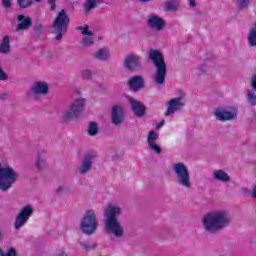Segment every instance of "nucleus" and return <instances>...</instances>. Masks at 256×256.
Returning a JSON list of instances; mask_svg holds the SVG:
<instances>
[{
    "instance_id": "nucleus-15",
    "label": "nucleus",
    "mask_w": 256,
    "mask_h": 256,
    "mask_svg": "<svg viewBox=\"0 0 256 256\" xmlns=\"http://www.w3.org/2000/svg\"><path fill=\"white\" fill-rule=\"evenodd\" d=\"M95 157H97V153L95 152H88L85 155L84 160L82 162V166L79 168L80 173H82V175L87 173V171L91 169V165H93Z\"/></svg>"
},
{
    "instance_id": "nucleus-8",
    "label": "nucleus",
    "mask_w": 256,
    "mask_h": 256,
    "mask_svg": "<svg viewBox=\"0 0 256 256\" xmlns=\"http://www.w3.org/2000/svg\"><path fill=\"white\" fill-rule=\"evenodd\" d=\"M85 110V98H76L68 107L67 111L63 114L64 121H70V119H77Z\"/></svg>"
},
{
    "instance_id": "nucleus-29",
    "label": "nucleus",
    "mask_w": 256,
    "mask_h": 256,
    "mask_svg": "<svg viewBox=\"0 0 256 256\" xmlns=\"http://www.w3.org/2000/svg\"><path fill=\"white\" fill-rule=\"evenodd\" d=\"M247 101L252 106L256 105V95L252 90L247 92Z\"/></svg>"
},
{
    "instance_id": "nucleus-42",
    "label": "nucleus",
    "mask_w": 256,
    "mask_h": 256,
    "mask_svg": "<svg viewBox=\"0 0 256 256\" xmlns=\"http://www.w3.org/2000/svg\"><path fill=\"white\" fill-rule=\"evenodd\" d=\"M139 1H140V3H147V2H149L151 0H139Z\"/></svg>"
},
{
    "instance_id": "nucleus-25",
    "label": "nucleus",
    "mask_w": 256,
    "mask_h": 256,
    "mask_svg": "<svg viewBox=\"0 0 256 256\" xmlns=\"http://www.w3.org/2000/svg\"><path fill=\"white\" fill-rule=\"evenodd\" d=\"M97 7V0H87L84 4V12L86 15H89L91 9H95Z\"/></svg>"
},
{
    "instance_id": "nucleus-26",
    "label": "nucleus",
    "mask_w": 256,
    "mask_h": 256,
    "mask_svg": "<svg viewBox=\"0 0 256 256\" xmlns=\"http://www.w3.org/2000/svg\"><path fill=\"white\" fill-rule=\"evenodd\" d=\"M234 3L237 9L243 11V9H247L249 7V3H251V0H234Z\"/></svg>"
},
{
    "instance_id": "nucleus-43",
    "label": "nucleus",
    "mask_w": 256,
    "mask_h": 256,
    "mask_svg": "<svg viewBox=\"0 0 256 256\" xmlns=\"http://www.w3.org/2000/svg\"><path fill=\"white\" fill-rule=\"evenodd\" d=\"M59 256H67L65 252H62Z\"/></svg>"
},
{
    "instance_id": "nucleus-13",
    "label": "nucleus",
    "mask_w": 256,
    "mask_h": 256,
    "mask_svg": "<svg viewBox=\"0 0 256 256\" xmlns=\"http://www.w3.org/2000/svg\"><path fill=\"white\" fill-rule=\"evenodd\" d=\"M126 99L128 100V103H130L132 111L136 117H143L145 115V106L143 103L135 100L131 96H126Z\"/></svg>"
},
{
    "instance_id": "nucleus-45",
    "label": "nucleus",
    "mask_w": 256,
    "mask_h": 256,
    "mask_svg": "<svg viewBox=\"0 0 256 256\" xmlns=\"http://www.w3.org/2000/svg\"><path fill=\"white\" fill-rule=\"evenodd\" d=\"M37 3H39V1H41V0H35Z\"/></svg>"
},
{
    "instance_id": "nucleus-39",
    "label": "nucleus",
    "mask_w": 256,
    "mask_h": 256,
    "mask_svg": "<svg viewBox=\"0 0 256 256\" xmlns=\"http://www.w3.org/2000/svg\"><path fill=\"white\" fill-rule=\"evenodd\" d=\"M189 7H197V0H189Z\"/></svg>"
},
{
    "instance_id": "nucleus-24",
    "label": "nucleus",
    "mask_w": 256,
    "mask_h": 256,
    "mask_svg": "<svg viewBox=\"0 0 256 256\" xmlns=\"http://www.w3.org/2000/svg\"><path fill=\"white\" fill-rule=\"evenodd\" d=\"M10 40H9V36H5L3 38V41L0 45V53H9L11 46L9 45Z\"/></svg>"
},
{
    "instance_id": "nucleus-20",
    "label": "nucleus",
    "mask_w": 256,
    "mask_h": 256,
    "mask_svg": "<svg viewBox=\"0 0 256 256\" xmlns=\"http://www.w3.org/2000/svg\"><path fill=\"white\" fill-rule=\"evenodd\" d=\"M131 91H139L143 87V78L141 76L133 77L128 83Z\"/></svg>"
},
{
    "instance_id": "nucleus-40",
    "label": "nucleus",
    "mask_w": 256,
    "mask_h": 256,
    "mask_svg": "<svg viewBox=\"0 0 256 256\" xmlns=\"http://www.w3.org/2000/svg\"><path fill=\"white\" fill-rule=\"evenodd\" d=\"M252 87H253V89H255V91H256V74L253 76V78H252Z\"/></svg>"
},
{
    "instance_id": "nucleus-35",
    "label": "nucleus",
    "mask_w": 256,
    "mask_h": 256,
    "mask_svg": "<svg viewBox=\"0 0 256 256\" xmlns=\"http://www.w3.org/2000/svg\"><path fill=\"white\" fill-rule=\"evenodd\" d=\"M0 81H7V74L3 72V69L0 67Z\"/></svg>"
},
{
    "instance_id": "nucleus-41",
    "label": "nucleus",
    "mask_w": 256,
    "mask_h": 256,
    "mask_svg": "<svg viewBox=\"0 0 256 256\" xmlns=\"http://www.w3.org/2000/svg\"><path fill=\"white\" fill-rule=\"evenodd\" d=\"M165 124V121H162L161 123L158 124V129H161V127H163V125Z\"/></svg>"
},
{
    "instance_id": "nucleus-1",
    "label": "nucleus",
    "mask_w": 256,
    "mask_h": 256,
    "mask_svg": "<svg viewBox=\"0 0 256 256\" xmlns=\"http://www.w3.org/2000/svg\"><path fill=\"white\" fill-rule=\"evenodd\" d=\"M203 227L209 233H217L231 225V216L225 210H215L204 215Z\"/></svg>"
},
{
    "instance_id": "nucleus-17",
    "label": "nucleus",
    "mask_w": 256,
    "mask_h": 256,
    "mask_svg": "<svg viewBox=\"0 0 256 256\" xmlns=\"http://www.w3.org/2000/svg\"><path fill=\"white\" fill-rule=\"evenodd\" d=\"M148 25L151 29H155L156 31H161L163 27H165V21L162 20L161 17L157 15H150L148 17Z\"/></svg>"
},
{
    "instance_id": "nucleus-12",
    "label": "nucleus",
    "mask_w": 256,
    "mask_h": 256,
    "mask_svg": "<svg viewBox=\"0 0 256 256\" xmlns=\"http://www.w3.org/2000/svg\"><path fill=\"white\" fill-rule=\"evenodd\" d=\"M77 29L81 31L82 43L85 47H89L95 43V33L89 29L88 25L80 26Z\"/></svg>"
},
{
    "instance_id": "nucleus-18",
    "label": "nucleus",
    "mask_w": 256,
    "mask_h": 256,
    "mask_svg": "<svg viewBox=\"0 0 256 256\" xmlns=\"http://www.w3.org/2000/svg\"><path fill=\"white\" fill-rule=\"evenodd\" d=\"M112 122L114 125H121L123 123V109L119 106L112 108Z\"/></svg>"
},
{
    "instance_id": "nucleus-30",
    "label": "nucleus",
    "mask_w": 256,
    "mask_h": 256,
    "mask_svg": "<svg viewBox=\"0 0 256 256\" xmlns=\"http://www.w3.org/2000/svg\"><path fill=\"white\" fill-rule=\"evenodd\" d=\"M0 256H17V251H15V248H9L7 253H5L0 249Z\"/></svg>"
},
{
    "instance_id": "nucleus-28",
    "label": "nucleus",
    "mask_w": 256,
    "mask_h": 256,
    "mask_svg": "<svg viewBox=\"0 0 256 256\" xmlns=\"http://www.w3.org/2000/svg\"><path fill=\"white\" fill-rule=\"evenodd\" d=\"M157 139H159V134H157L155 131H150L147 139L148 145L154 144Z\"/></svg>"
},
{
    "instance_id": "nucleus-7",
    "label": "nucleus",
    "mask_w": 256,
    "mask_h": 256,
    "mask_svg": "<svg viewBox=\"0 0 256 256\" xmlns=\"http://www.w3.org/2000/svg\"><path fill=\"white\" fill-rule=\"evenodd\" d=\"M173 171L176 175L177 183L185 189H191V176L189 175V169L185 164L179 162L173 165Z\"/></svg>"
},
{
    "instance_id": "nucleus-38",
    "label": "nucleus",
    "mask_w": 256,
    "mask_h": 256,
    "mask_svg": "<svg viewBox=\"0 0 256 256\" xmlns=\"http://www.w3.org/2000/svg\"><path fill=\"white\" fill-rule=\"evenodd\" d=\"M57 193H67V188L63 187V186H59L56 189Z\"/></svg>"
},
{
    "instance_id": "nucleus-16",
    "label": "nucleus",
    "mask_w": 256,
    "mask_h": 256,
    "mask_svg": "<svg viewBox=\"0 0 256 256\" xmlns=\"http://www.w3.org/2000/svg\"><path fill=\"white\" fill-rule=\"evenodd\" d=\"M140 65H141V58L135 54L128 55L124 62V67H126V69H129L130 71L137 69V67H139Z\"/></svg>"
},
{
    "instance_id": "nucleus-22",
    "label": "nucleus",
    "mask_w": 256,
    "mask_h": 256,
    "mask_svg": "<svg viewBox=\"0 0 256 256\" xmlns=\"http://www.w3.org/2000/svg\"><path fill=\"white\" fill-rule=\"evenodd\" d=\"M214 179H217V181H222L223 183L229 182V175L226 174L223 170H215L214 171Z\"/></svg>"
},
{
    "instance_id": "nucleus-31",
    "label": "nucleus",
    "mask_w": 256,
    "mask_h": 256,
    "mask_svg": "<svg viewBox=\"0 0 256 256\" xmlns=\"http://www.w3.org/2000/svg\"><path fill=\"white\" fill-rule=\"evenodd\" d=\"M36 165L38 169H43V167H45V158L41 157V155H38Z\"/></svg>"
},
{
    "instance_id": "nucleus-34",
    "label": "nucleus",
    "mask_w": 256,
    "mask_h": 256,
    "mask_svg": "<svg viewBox=\"0 0 256 256\" xmlns=\"http://www.w3.org/2000/svg\"><path fill=\"white\" fill-rule=\"evenodd\" d=\"M91 75L92 73H91V70L89 69H84L81 73L82 79H91Z\"/></svg>"
},
{
    "instance_id": "nucleus-14",
    "label": "nucleus",
    "mask_w": 256,
    "mask_h": 256,
    "mask_svg": "<svg viewBox=\"0 0 256 256\" xmlns=\"http://www.w3.org/2000/svg\"><path fill=\"white\" fill-rule=\"evenodd\" d=\"M31 91L37 99L38 95H47L49 93V85L46 82L37 81L33 83Z\"/></svg>"
},
{
    "instance_id": "nucleus-27",
    "label": "nucleus",
    "mask_w": 256,
    "mask_h": 256,
    "mask_svg": "<svg viewBox=\"0 0 256 256\" xmlns=\"http://www.w3.org/2000/svg\"><path fill=\"white\" fill-rule=\"evenodd\" d=\"M97 133H99V126L95 122H90L88 126V135L94 137Z\"/></svg>"
},
{
    "instance_id": "nucleus-4",
    "label": "nucleus",
    "mask_w": 256,
    "mask_h": 256,
    "mask_svg": "<svg viewBox=\"0 0 256 256\" xmlns=\"http://www.w3.org/2000/svg\"><path fill=\"white\" fill-rule=\"evenodd\" d=\"M67 27H69V15L65 10H62L58 13L52 25V33L56 35V41L63 39V35L67 33Z\"/></svg>"
},
{
    "instance_id": "nucleus-46",
    "label": "nucleus",
    "mask_w": 256,
    "mask_h": 256,
    "mask_svg": "<svg viewBox=\"0 0 256 256\" xmlns=\"http://www.w3.org/2000/svg\"><path fill=\"white\" fill-rule=\"evenodd\" d=\"M0 239H1V232H0Z\"/></svg>"
},
{
    "instance_id": "nucleus-33",
    "label": "nucleus",
    "mask_w": 256,
    "mask_h": 256,
    "mask_svg": "<svg viewBox=\"0 0 256 256\" xmlns=\"http://www.w3.org/2000/svg\"><path fill=\"white\" fill-rule=\"evenodd\" d=\"M18 4L23 9H26V7H31V0H18Z\"/></svg>"
},
{
    "instance_id": "nucleus-11",
    "label": "nucleus",
    "mask_w": 256,
    "mask_h": 256,
    "mask_svg": "<svg viewBox=\"0 0 256 256\" xmlns=\"http://www.w3.org/2000/svg\"><path fill=\"white\" fill-rule=\"evenodd\" d=\"M215 117L218 121H231L237 117V109L218 108L215 110Z\"/></svg>"
},
{
    "instance_id": "nucleus-44",
    "label": "nucleus",
    "mask_w": 256,
    "mask_h": 256,
    "mask_svg": "<svg viewBox=\"0 0 256 256\" xmlns=\"http://www.w3.org/2000/svg\"><path fill=\"white\" fill-rule=\"evenodd\" d=\"M85 247V249L87 250V251H89V247H87V246H84Z\"/></svg>"
},
{
    "instance_id": "nucleus-10",
    "label": "nucleus",
    "mask_w": 256,
    "mask_h": 256,
    "mask_svg": "<svg viewBox=\"0 0 256 256\" xmlns=\"http://www.w3.org/2000/svg\"><path fill=\"white\" fill-rule=\"evenodd\" d=\"M185 106V95H181L178 98H173L167 103L166 116L173 115L176 111H179Z\"/></svg>"
},
{
    "instance_id": "nucleus-23",
    "label": "nucleus",
    "mask_w": 256,
    "mask_h": 256,
    "mask_svg": "<svg viewBox=\"0 0 256 256\" xmlns=\"http://www.w3.org/2000/svg\"><path fill=\"white\" fill-rule=\"evenodd\" d=\"M164 9L165 11H177L179 9V0H168Z\"/></svg>"
},
{
    "instance_id": "nucleus-2",
    "label": "nucleus",
    "mask_w": 256,
    "mask_h": 256,
    "mask_svg": "<svg viewBox=\"0 0 256 256\" xmlns=\"http://www.w3.org/2000/svg\"><path fill=\"white\" fill-rule=\"evenodd\" d=\"M119 215H121V207L117 204L108 205L104 213L106 229L115 237H122L123 235V227L117 220Z\"/></svg>"
},
{
    "instance_id": "nucleus-19",
    "label": "nucleus",
    "mask_w": 256,
    "mask_h": 256,
    "mask_svg": "<svg viewBox=\"0 0 256 256\" xmlns=\"http://www.w3.org/2000/svg\"><path fill=\"white\" fill-rule=\"evenodd\" d=\"M18 21H20V23L17 26V30H27L29 29V27H31L33 21L31 20L30 17H26L24 15H19L18 16Z\"/></svg>"
},
{
    "instance_id": "nucleus-9",
    "label": "nucleus",
    "mask_w": 256,
    "mask_h": 256,
    "mask_svg": "<svg viewBox=\"0 0 256 256\" xmlns=\"http://www.w3.org/2000/svg\"><path fill=\"white\" fill-rule=\"evenodd\" d=\"M33 215V208L31 206H25L17 215L14 223L16 230L21 229L29 221V217Z\"/></svg>"
},
{
    "instance_id": "nucleus-21",
    "label": "nucleus",
    "mask_w": 256,
    "mask_h": 256,
    "mask_svg": "<svg viewBox=\"0 0 256 256\" xmlns=\"http://www.w3.org/2000/svg\"><path fill=\"white\" fill-rule=\"evenodd\" d=\"M94 57L98 61H107L109 59V48H101L94 54Z\"/></svg>"
},
{
    "instance_id": "nucleus-5",
    "label": "nucleus",
    "mask_w": 256,
    "mask_h": 256,
    "mask_svg": "<svg viewBox=\"0 0 256 256\" xmlns=\"http://www.w3.org/2000/svg\"><path fill=\"white\" fill-rule=\"evenodd\" d=\"M19 174L11 167L0 166V190L7 191L13 183H17Z\"/></svg>"
},
{
    "instance_id": "nucleus-3",
    "label": "nucleus",
    "mask_w": 256,
    "mask_h": 256,
    "mask_svg": "<svg viewBox=\"0 0 256 256\" xmlns=\"http://www.w3.org/2000/svg\"><path fill=\"white\" fill-rule=\"evenodd\" d=\"M149 59L153 61L156 67V73L153 77L154 83H157V85H163V83H165V77H167V64H165L163 54L159 50H150Z\"/></svg>"
},
{
    "instance_id": "nucleus-36",
    "label": "nucleus",
    "mask_w": 256,
    "mask_h": 256,
    "mask_svg": "<svg viewBox=\"0 0 256 256\" xmlns=\"http://www.w3.org/2000/svg\"><path fill=\"white\" fill-rule=\"evenodd\" d=\"M56 1H57V0H48V4L50 5L51 11H55V9H56L55 2H56Z\"/></svg>"
},
{
    "instance_id": "nucleus-32",
    "label": "nucleus",
    "mask_w": 256,
    "mask_h": 256,
    "mask_svg": "<svg viewBox=\"0 0 256 256\" xmlns=\"http://www.w3.org/2000/svg\"><path fill=\"white\" fill-rule=\"evenodd\" d=\"M148 147L154 151L155 153H157V155L161 154V147H159V145H157L156 143L154 144H148Z\"/></svg>"
},
{
    "instance_id": "nucleus-37",
    "label": "nucleus",
    "mask_w": 256,
    "mask_h": 256,
    "mask_svg": "<svg viewBox=\"0 0 256 256\" xmlns=\"http://www.w3.org/2000/svg\"><path fill=\"white\" fill-rule=\"evenodd\" d=\"M3 7H6V9H9L11 7V0H2Z\"/></svg>"
},
{
    "instance_id": "nucleus-6",
    "label": "nucleus",
    "mask_w": 256,
    "mask_h": 256,
    "mask_svg": "<svg viewBox=\"0 0 256 256\" xmlns=\"http://www.w3.org/2000/svg\"><path fill=\"white\" fill-rule=\"evenodd\" d=\"M98 225L99 223L97 222V213L95 210H87L80 222L81 231L86 235H93V233L97 231Z\"/></svg>"
}]
</instances>
